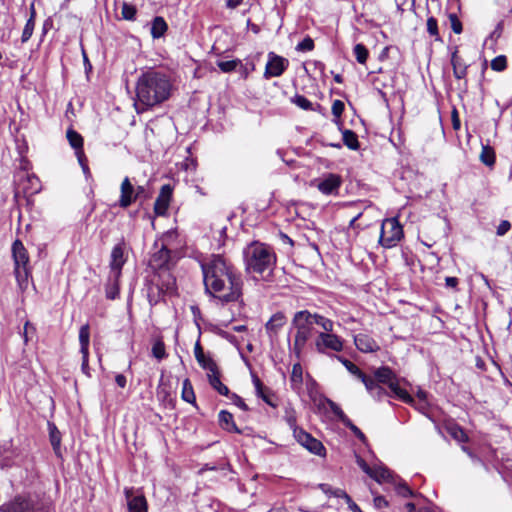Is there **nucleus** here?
<instances>
[{"label": "nucleus", "instance_id": "1", "mask_svg": "<svg viewBox=\"0 0 512 512\" xmlns=\"http://www.w3.org/2000/svg\"><path fill=\"white\" fill-rule=\"evenodd\" d=\"M203 282L207 294L221 303L236 302L242 297L241 274L221 255H212L201 263Z\"/></svg>", "mask_w": 512, "mask_h": 512}, {"label": "nucleus", "instance_id": "2", "mask_svg": "<svg viewBox=\"0 0 512 512\" xmlns=\"http://www.w3.org/2000/svg\"><path fill=\"white\" fill-rule=\"evenodd\" d=\"M172 88L171 79L166 73L154 69L142 73L136 83L134 106L137 113H144L167 101Z\"/></svg>", "mask_w": 512, "mask_h": 512}, {"label": "nucleus", "instance_id": "3", "mask_svg": "<svg viewBox=\"0 0 512 512\" xmlns=\"http://www.w3.org/2000/svg\"><path fill=\"white\" fill-rule=\"evenodd\" d=\"M320 327L322 330L333 331L334 322L316 312L310 310L297 311L291 321V326L295 329L294 341L289 349L295 355L297 360L301 359L303 350L314 333H318L314 326Z\"/></svg>", "mask_w": 512, "mask_h": 512}, {"label": "nucleus", "instance_id": "4", "mask_svg": "<svg viewBox=\"0 0 512 512\" xmlns=\"http://www.w3.org/2000/svg\"><path fill=\"white\" fill-rule=\"evenodd\" d=\"M243 258L247 273L258 274L263 280H269L276 265V255L272 247L253 241L244 248Z\"/></svg>", "mask_w": 512, "mask_h": 512}, {"label": "nucleus", "instance_id": "5", "mask_svg": "<svg viewBox=\"0 0 512 512\" xmlns=\"http://www.w3.org/2000/svg\"><path fill=\"white\" fill-rule=\"evenodd\" d=\"M146 296L151 306L164 300L166 295L176 292V279L169 271L154 272L145 284Z\"/></svg>", "mask_w": 512, "mask_h": 512}, {"label": "nucleus", "instance_id": "6", "mask_svg": "<svg viewBox=\"0 0 512 512\" xmlns=\"http://www.w3.org/2000/svg\"><path fill=\"white\" fill-rule=\"evenodd\" d=\"M11 250L14 261V275L19 289L24 292L28 288L29 278L31 277L29 254L19 239L13 242Z\"/></svg>", "mask_w": 512, "mask_h": 512}, {"label": "nucleus", "instance_id": "7", "mask_svg": "<svg viewBox=\"0 0 512 512\" xmlns=\"http://www.w3.org/2000/svg\"><path fill=\"white\" fill-rule=\"evenodd\" d=\"M377 383L387 385L390 392L399 400L407 404H413V397L399 386V379L394 371L388 366H381L374 371L372 377Z\"/></svg>", "mask_w": 512, "mask_h": 512}, {"label": "nucleus", "instance_id": "8", "mask_svg": "<svg viewBox=\"0 0 512 512\" xmlns=\"http://www.w3.org/2000/svg\"><path fill=\"white\" fill-rule=\"evenodd\" d=\"M403 237V228L397 218H387L381 224L379 243L389 249L395 247Z\"/></svg>", "mask_w": 512, "mask_h": 512}, {"label": "nucleus", "instance_id": "9", "mask_svg": "<svg viewBox=\"0 0 512 512\" xmlns=\"http://www.w3.org/2000/svg\"><path fill=\"white\" fill-rule=\"evenodd\" d=\"M314 346L318 353L327 354L328 351L341 352L344 348L343 339L333 331L322 330L317 333Z\"/></svg>", "mask_w": 512, "mask_h": 512}, {"label": "nucleus", "instance_id": "10", "mask_svg": "<svg viewBox=\"0 0 512 512\" xmlns=\"http://www.w3.org/2000/svg\"><path fill=\"white\" fill-rule=\"evenodd\" d=\"M155 248L157 250L151 254L149 266L155 272H162L164 270L170 272L171 266L173 265L171 251L164 244L158 248L156 243Z\"/></svg>", "mask_w": 512, "mask_h": 512}, {"label": "nucleus", "instance_id": "11", "mask_svg": "<svg viewBox=\"0 0 512 512\" xmlns=\"http://www.w3.org/2000/svg\"><path fill=\"white\" fill-rule=\"evenodd\" d=\"M357 464L367 475L380 484L384 482H395L394 473L382 464L370 467L366 461L360 457L357 459Z\"/></svg>", "mask_w": 512, "mask_h": 512}, {"label": "nucleus", "instance_id": "12", "mask_svg": "<svg viewBox=\"0 0 512 512\" xmlns=\"http://www.w3.org/2000/svg\"><path fill=\"white\" fill-rule=\"evenodd\" d=\"M295 440L307 449L310 453L325 456L326 449L321 441L314 438L310 433L306 432L303 429H295Z\"/></svg>", "mask_w": 512, "mask_h": 512}, {"label": "nucleus", "instance_id": "13", "mask_svg": "<svg viewBox=\"0 0 512 512\" xmlns=\"http://www.w3.org/2000/svg\"><path fill=\"white\" fill-rule=\"evenodd\" d=\"M268 61L265 66V71L263 77L265 79H270L273 77H280L288 68L289 61L288 59L277 55L274 52H269Z\"/></svg>", "mask_w": 512, "mask_h": 512}, {"label": "nucleus", "instance_id": "14", "mask_svg": "<svg viewBox=\"0 0 512 512\" xmlns=\"http://www.w3.org/2000/svg\"><path fill=\"white\" fill-rule=\"evenodd\" d=\"M125 250V241L121 239L119 243H117L111 251L110 255V273H115L116 277L122 275V267L127 261V258L124 254Z\"/></svg>", "mask_w": 512, "mask_h": 512}, {"label": "nucleus", "instance_id": "15", "mask_svg": "<svg viewBox=\"0 0 512 512\" xmlns=\"http://www.w3.org/2000/svg\"><path fill=\"white\" fill-rule=\"evenodd\" d=\"M124 494L129 512H147L148 504L143 493L135 492L133 488H125Z\"/></svg>", "mask_w": 512, "mask_h": 512}, {"label": "nucleus", "instance_id": "16", "mask_svg": "<svg viewBox=\"0 0 512 512\" xmlns=\"http://www.w3.org/2000/svg\"><path fill=\"white\" fill-rule=\"evenodd\" d=\"M342 184V179L339 175L328 173L317 181V188L325 195H334Z\"/></svg>", "mask_w": 512, "mask_h": 512}, {"label": "nucleus", "instance_id": "17", "mask_svg": "<svg viewBox=\"0 0 512 512\" xmlns=\"http://www.w3.org/2000/svg\"><path fill=\"white\" fill-rule=\"evenodd\" d=\"M173 188L170 184H165L161 187L158 197L154 203V212L158 216H164L167 213Z\"/></svg>", "mask_w": 512, "mask_h": 512}, {"label": "nucleus", "instance_id": "18", "mask_svg": "<svg viewBox=\"0 0 512 512\" xmlns=\"http://www.w3.org/2000/svg\"><path fill=\"white\" fill-rule=\"evenodd\" d=\"M135 201V187L131 183L129 177H125L120 185V197L118 200V205L125 209Z\"/></svg>", "mask_w": 512, "mask_h": 512}, {"label": "nucleus", "instance_id": "19", "mask_svg": "<svg viewBox=\"0 0 512 512\" xmlns=\"http://www.w3.org/2000/svg\"><path fill=\"white\" fill-rule=\"evenodd\" d=\"M356 348L363 353H373L380 349L378 343L368 334L359 333L354 336Z\"/></svg>", "mask_w": 512, "mask_h": 512}, {"label": "nucleus", "instance_id": "20", "mask_svg": "<svg viewBox=\"0 0 512 512\" xmlns=\"http://www.w3.org/2000/svg\"><path fill=\"white\" fill-rule=\"evenodd\" d=\"M20 186L25 196H32L41 191V182L35 174H27Z\"/></svg>", "mask_w": 512, "mask_h": 512}, {"label": "nucleus", "instance_id": "21", "mask_svg": "<svg viewBox=\"0 0 512 512\" xmlns=\"http://www.w3.org/2000/svg\"><path fill=\"white\" fill-rule=\"evenodd\" d=\"M365 385L368 393L376 400L380 401L385 396H392L385 388L381 386L380 383H377L372 377L366 376V379L362 381Z\"/></svg>", "mask_w": 512, "mask_h": 512}, {"label": "nucleus", "instance_id": "22", "mask_svg": "<svg viewBox=\"0 0 512 512\" xmlns=\"http://www.w3.org/2000/svg\"><path fill=\"white\" fill-rule=\"evenodd\" d=\"M252 381L256 390V394L260 397L266 404L271 407H276L277 403L274 402V394L273 392L263 385L261 380L257 376L252 377Z\"/></svg>", "mask_w": 512, "mask_h": 512}, {"label": "nucleus", "instance_id": "23", "mask_svg": "<svg viewBox=\"0 0 512 512\" xmlns=\"http://www.w3.org/2000/svg\"><path fill=\"white\" fill-rule=\"evenodd\" d=\"M451 65L453 68V75L456 79H464L467 75L468 65L465 63L464 59L458 54V49L455 50L451 54Z\"/></svg>", "mask_w": 512, "mask_h": 512}, {"label": "nucleus", "instance_id": "24", "mask_svg": "<svg viewBox=\"0 0 512 512\" xmlns=\"http://www.w3.org/2000/svg\"><path fill=\"white\" fill-rule=\"evenodd\" d=\"M286 316L283 312H277L265 324L267 333L272 336L276 335L278 331L286 324Z\"/></svg>", "mask_w": 512, "mask_h": 512}, {"label": "nucleus", "instance_id": "25", "mask_svg": "<svg viewBox=\"0 0 512 512\" xmlns=\"http://www.w3.org/2000/svg\"><path fill=\"white\" fill-rule=\"evenodd\" d=\"M120 278L121 276H117L115 273H110L107 283L105 285V296L109 300H115L118 298L120 293Z\"/></svg>", "mask_w": 512, "mask_h": 512}, {"label": "nucleus", "instance_id": "26", "mask_svg": "<svg viewBox=\"0 0 512 512\" xmlns=\"http://www.w3.org/2000/svg\"><path fill=\"white\" fill-rule=\"evenodd\" d=\"M49 440L55 455L62 458L61 433L53 422H48Z\"/></svg>", "mask_w": 512, "mask_h": 512}, {"label": "nucleus", "instance_id": "27", "mask_svg": "<svg viewBox=\"0 0 512 512\" xmlns=\"http://www.w3.org/2000/svg\"><path fill=\"white\" fill-rule=\"evenodd\" d=\"M209 384L221 395L228 396L229 389L226 385H224L220 380V373L218 367L215 366V369L212 371H208L207 373Z\"/></svg>", "mask_w": 512, "mask_h": 512}, {"label": "nucleus", "instance_id": "28", "mask_svg": "<svg viewBox=\"0 0 512 512\" xmlns=\"http://www.w3.org/2000/svg\"><path fill=\"white\" fill-rule=\"evenodd\" d=\"M218 421H219V425L222 429H224L228 432H234V433H238V434L241 433L240 429L237 427V425L234 422L233 415L230 412H228L226 410H221L218 415Z\"/></svg>", "mask_w": 512, "mask_h": 512}, {"label": "nucleus", "instance_id": "29", "mask_svg": "<svg viewBox=\"0 0 512 512\" xmlns=\"http://www.w3.org/2000/svg\"><path fill=\"white\" fill-rule=\"evenodd\" d=\"M194 354L197 362L203 369L207 371H212L213 369H215V366H217V364L212 358L206 357L204 355L203 349L199 342L195 344Z\"/></svg>", "mask_w": 512, "mask_h": 512}, {"label": "nucleus", "instance_id": "30", "mask_svg": "<svg viewBox=\"0 0 512 512\" xmlns=\"http://www.w3.org/2000/svg\"><path fill=\"white\" fill-rule=\"evenodd\" d=\"M303 383V368L299 362L292 367L290 384L293 391L300 393Z\"/></svg>", "mask_w": 512, "mask_h": 512}, {"label": "nucleus", "instance_id": "31", "mask_svg": "<svg viewBox=\"0 0 512 512\" xmlns=\"http://www.w3.org/2000/svg\"><path fill=\"white\" fill-rule=\"evenodd\" d=\"M167 29H168V25L163 17L156 16L153 18V20L151 22L150 33L154 39H158V38L164 36Z\"/></svg>", "mask_w": 512, "mask_h": 512}, {"label": "nucleus", "instance_id": "32", "mask_svg": "<svg viewBox=\"0 0 512 512\" xmlns=\"http://www.w3.org/2000/svg\"><path fill=\"white\" fill-rule=\"evenodd\" d=\"M394 477H395V482H390V483L394 485L395 491L397 492L398 495H400L404 498L418 496V494L416 492H414L407 485V483L404 480H402L399 476L394 474Z\"/></svg>", "mask_w": 512, "mask_h": 512}, {"label": "nucleus", "instance_id": "33", "mask_svg": "<svg viewBox=\"0 0 512 512\" xmlns=\"http://www.w3.org/2000/svg\"><path fill=\"white\" fill-rule=\"evenodd\" d=\"M30 509V502L21 496L15 497V499L6 507L7 512H28Z\"/></svg>", "mask_w": 512, "mask_h": 512}, {"label": "nucleus", "instance_id": "34", "mask_svg": "<svg viewBox=\"0 0 512 512\" xmlns=\"http://www.w3.org/2000/svg\"><path fill=\"white\" fill-rule=\"evenodd\" d=\"M90 327L89 324L82 325L79 330L80 353H89Z\"/></svg>", "mask_w": 512, "mask_h": 512}, {"label": "nucleus", "instance_id": "35", "mask_svg": "<svg viewBox=\"0 0 512 512\" xmlns=\"http://www.w3.org/2000/svg\"><path fill=\"white\" fill-rule=\"evenodd\" d=\"M342 141L351 150H358L360 147L357 134L349 129L342 130Z\"/></svg>", "mask_w": 512, "mask_h": 512}, {"label": "nucleus", "instance_id": "36", "mask_svg": "<svg viewBox=\"0 0 512 512\" xmlns=\"http://www.w3.org/2000/svg\"><path fill=\"white\" fill-rule=\"evenodd\" d=\"M66 137L70 146L75 150V152L83 150L84 140L80 133L70 128L67 130Z\"/></svg>", "mask_w": 512, "mask_h": 512}, {"label": "nucleus", "instance_id": "37", "mask_svg": "<svg viewBox=\"0 0 512 512\" xmlns=\"http://www.w3.org/2000/svg\"><path fill=\"white\" fill-rule=\"evenodd\" d=\"M337 359L345 366V368L355 377H357L361 382L366 379V374L352 361L342 357L337 356Z\"/></svg>", "mask_w": 512, "mask_h": 512}, {"label": "nucleus", "instance_id": "38", "mask_svg": "<svg viewBox=\"0 0 512 512\" xmlns=\"http://www.w3.org/2000/svg\"><path fill=\"white\" fill-rule=\"evenodd\" d=\"M480 160L486 166L492 167L496 161L494 149L489 145H482Z\"/></svg>", "mask_w": 512, "mask_h": 512}, {"label": "nucleus", "instance_id": "39", "mask_svg": "<svg viewBox=\"0 0 512 512\" xmlns=\"http://www.w3.org/2000/svg\"><path fill=\"white\" fill-rule=\"evenodd\" d=\"M181 397L187 403L193 404L196 401L194 389L189 379L183 381Z\"/></svg>", "mask_w": 512, "mask_h": 512}, {"label": "nucleus", "instance_id": "40", "mask_svg": "<svg viewBox=\"0 0 512 512\" xmlns=\"http://www.w3.org/2000/svg\"><path fill=\"white\" fill-rule=\"evenodd\" d=\"M326 402H327L331 412L338 418V420L343 425H345L350 420L337 403H335L334 401H332L330 399H327Z\"/></svg>", "mask_w": 512, "mask_h": 512}, {"label": "nucleus", "instance_id": "41", "mask_svg": "<svg viewBox=\"0 0 512 512\" xmlns=\"http://www.w3.org/2000/svg\"><path fill=\"white\" fill-rule=\"evenodd\" d=\"M291 102L298 106L299 108L306 111H315V107L312 102L309 101L305 96L296 94L293 98H291Z\"/></svg>", "mask_w": 512, "mask_h": 512}, {"label": "nucleus", "instance_id": "42", "mask_svg": "<svg viewBox=\"0 0 512 512\" xmlns=\"http://www.w3.org/2000/svg\"><path fill=\"white\" fill-rule=\"evenodd\" d=\"M427 32L430 36L434 37L435 41H442V38L438 29V21L435 17H428L426 22Z\"/></svg>", "mask_w": 512, "mask_h": 512}, {"label": "nucleus", "instance_id": "43", "mask_svg": "<svg viewBox=\"0 0 512 512\" xmlns=\"http://www.w3.org/2000/svg\"><path fill=\"white\" fill-rule=\"evenodd\" d=\"M353 54L358 63L365 64L369 56V51L365 45L358 43L353 48Z\"/></svg>", "mask_w": 512, "mask_h": 512}, {"label": "nucleus", "instance_id": "44", "mask_svg": "<svg viewBox=\"0 0 512 512\" xmlns=\"http://www.w3.org/2000/svg\"><path fill=\"white\" fill-rule=\"evenodd\" d=\"M151 352L153 357H155L159 361L167 357L165 344L161 339H158L154 342Z\"/></svg>", "mask_w": 512, "mask_h": 512}, {"label": "nucleus", "instance_id": "45", "mask_svg": "<svg viewBox=\"0 0 512 512\" xmlns=\"http://www.w3.org/2000/svg\"><path fill=\"white\" fill-rule=\"evenodd\" d=\"M216 64L222 72L229 73V72L236 70V68L241 64V60H239V59H234V60H229V61L219 60L216 62Z\"/></svg>", "mask_w": 512, "mask_h": 512}, {"label": "nucleus", "instance_id": "46", "mask_svg": "<svg viewBox=\"0 0 512 512\" xmlns=\"http://www.w3.org/2000/svg\"><path fill=\"white\" fill-rule=\"evenodd\" d=\"M136 13H137V9L134 5L128 4L126 2H124L122 4L121 14H122V18L124 20H129V21L135 20Z\"/></svg>", "mask_w": 512, "mask_h": 512}, {"label": "nucleus", "instance_id": "47", "mask_svg": "<svg viewBox=\"0 0 512 512\" xmlns=\"http://www.w3.org/2000/svg\"><path fill=\"white\" fill-rule=\"evenodd\" d=\"M36 335V327L30 322L26 321L23 327L22 337L24 340V344L27 345L28 342Z\"/></svg>", "mask_w": 512, "mask_h": 512}, {"label": "nucleus", "instance_id": "48", "mask_svg": "<svg viewBox=\"0 0 512 512\" xmlns=\"http://www.w3.org/2000/svg\"><path fill=\"white\" fill-rule=\"evenodd\" d=\"M34 28L35 20L28 18L21 35L22 43H26L31 38V36L33 35Z\"/></svg>", "mask_w": 512, "mask_h": 512}, {"label": "nucleus", "instance_id": "49", "mask_svg": "<svg viewBox=\"0 0 512 512\" xmlns=\"http://www.w3.org/2000/svg\"><path fill=\"white\" fill-rule=\"evenodd\" d=\"M491 69L502 72L507 68V58L505 55H499L491 61Z\"/></svg>", "mask_w": 512, "mask_h": 512}, {"label": "nucleus", "instance_id": "50", "mask_svg": "<svg viewBox=\"0 0 512 512\" xmlns=\"http://www.w3.org/2000/svg\"><path fill=\"white\" fill-rule=\"evenodd\" d=\"M448 19H449L450 27H451L452 31L455 34H461L463 31V26H462V22L460 21L458 16L455 13H449Z\"/></svg>", "mask_w": 512, "mask_h": 512}, {"label": "nucleus", "instance_id": "51", "mask_svg": "<svg viewBox=\"0 0 512 512\" xmlns=\"http://www.w3.org/2000/svg\"><path fill=\"white\" fill-rule=\"evenodd\" d=\"M314 41L311 37L306 36L301 42H299L296 46V50L298 52H309L314 49Z\"/></svg>", "mask_w": 512, "mask_h": 512}, {"label": "nucleus", "instance_id": "52", "mask_svg": "<svg viewBox=\"0 0 512 512\" xmlns=\"http://www.w3.org/2000/svg\"><path fill=\"white\" fill-rule=\"evenodd\" d=\"M345 109V105L341 100H335L332 104V114L336 118L335 122L339 123V118L341 117L343 111Z\"/></svg>", "mask_w": 512, "mask_h": 512}, {"label": "nucleus", "instance_id": "53", "mask_svg": "<svg viewBox=\"0 0 512 512\" xmlns=\"http://www.w3.org/2000/svg\"><path fill=\"white\" fill-rule=\"evenodd\" d=\"M151 197V193L145 186H137L135 188V198L137 200L146 201Z\"/></svg>", "mask_w": 512, "mask_h": 512}, {"label": "nucleus", "instance_id": "54", "mask_svg": "<svg viewBox=\"0 0 512 512\" xmlns=\"http://www.w3.org/2000/svg\"><path fill=\"white\" fill-rule=\"evenodd\" d=\"M344 426L347 427L360 441L365 442L366 436L351 420H349Z\"/></svg>", "mask_w": 512, "mask_h": 512}, {"label": "nucleus", "instance_id": "55", "mask_svg": "<svg viewBox=\"0 0 512 512\" xmlns=\"http://www.w3.org/2000/svg\"><path fill=\"white\" fill-rule=\"evenodd\" d=\"M81 371L87 376L91 377L90 367H89V353L82 354V364Z\"/></svg>", "mask_w": 512, "mask_h": 512}, {"label": "nucleus", "instance_id": "56", "mask_svg": "<svg viewBox=\"0 0 512 512\" xmlns=\"http://www.w3.org/2000/svg\"><path fill=\"white\" fill-rule=\"evenodd\" d=\"M511 228V224L507 220H502L500 224L497 227V235L498 236H504Z\"/></svg>", "mask_w": 512, "mask_h": 512}, {"label": "nucleus", "instance_id": "57", "mask_svg": "<svg viewBox=\"0 0 512 512\" xmlns=\"http://www.w3.org/2000/svg\"><path fill=\"white\" fill-rule=\"evenodd\" d=\"M451 121H452V127L454 130H459L461 127V122L458 114V110L456 108H453L451 112Z\"/></svg>", "mask_w": 512, "mask_h": 512}, {"label": "nucleus", "instance_id": "58", "mask_svg": "<svg viewBox=\"0 0 512 512\" xmlns=\"http://www.w3.org/2000/svg\"><path fill=\"white\" fill-rule=\"evenodd\" d=\"M332 496L336 498H343L345 499L346 503L348 504L351 502V497L342 489H333Z\"/></svg>", "mask_w": 512, "mask_h": 512}, {"label": "nucleus", "instance_id": "59", "mask_svg": "<svg viewBox=\"0 0 512 512\" xmlns=\"http://www.w3.org/2000/svg\"><path fill=\"white\" fill-rule=\"evenodd\" d=\"M240 67V72L243 76L244 79H246L250 72L254 71L255 70V65L253 63H251L249 66L248 65H242V63L239 65Z\"/></svg>", "mask_w": 512, "mask_h": 512}, {"label": "nucleus", "instance_id": "60", "mask_svg": "<svg viewBox=\"0 0 512 512\" xmlns=\"http://www.w3.org/2000/svg\"><path fill=\"white\" fill-rule=\"evenodd\" d=\"M374 505L376 508L381 509L388 506V501L384 496L378 495L374 497Z\"/></svg>", "mask_w": 512, "mask_h": 512}, {"label": "nucleus", "instance_id": "61", "mask_svg": "<svg viewBox=\"0 0 512 512\" xmlns=\"http://www.w3.org/2000/svg\"><path fill=\"white\" fill-rule=\"evenodd\" d=\"M232 399L234 401V404L238 406L240 409L244 411L248 410V406L240 396H238L237 394H232Z\"/></svg>", "mask_w": 512, "mask_h": 512}, {"label": "nucleus", "instance_id": "62", "mask_svg": "<svg viewBox=\"0 0 512 512\" xmlns=\"http://www.w3.org/2000/svg\"><path fill=\"white\" fill-rule=\"evenodd\" d=\"M458 283H459V280L457 277L448 276L445 278V285L448 288L456 289L458 286Z\"/></svg>", "mask_w": 512, "mask_h": 512}, {"label": "nucleus", "instance_id": "63", "mask_svg": "<svg viewBox=\"0 0 512 512\" xmlns=\"http://www.w3.org/2000/svg\"><path fill=\"white\" fill-rule=\"evenodd\" d=\"M75 155H76L77 160L81 167L88 165V159L84 153V149L80 150L78 152H75Z\"/></svg>", "mask_w": 512, "mask_h": 512}, {"label": "nucleus", "instance_id": "64", "mask_svg": "<svg viewBox=\"0 0 512 512\" xmlns=\"http://www.w3.org/2000/svg\"><path fill=\"white\" fill-rule=\"evenodd\" d=\"M286 422L289 425L290 429L293 430V436L295 435V429H301L296 424V417L294 415H288L286 417Z\"/></svg>", "mask_w": 512, "mask_h": 512}]
</instances>
